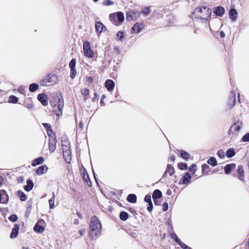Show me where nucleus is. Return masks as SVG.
<instances>
[{"mask_svg": "<svg viewBox=\"0 0 249 249\" xmlns=\"http://www.w3.org/2000/svg\"><path fill=\"white\" fill-rule=\"evenodd\" d=\"M62 147L63 152V157L65 159V160L67 162L69 163L70 161H68L69 159L67 158H66V156L68 155V157H69V156L71 155L70 143L67 141H63L62 140Z\"/></svg>", "mask_w": 249, "mask_h": 249, "instance_id": "obj_7", "label": "nucleus"}, {"mask_svg": "<svg viewBox=\"0 0 249 249\" xmlns=\"http://www.w3.org/2000/svg\"><path fill=\"white\" fill-rule=\"evenodd\" d=\"M105 87L109 91H112L115 87L114 82L110 79H107L105 82Z\"/></svg>", "mask_w": 249, "mask_h": 249, "instance_id": "obj_15", "label": "nucleus"}, {"mask_svg": "<svg viewBox=\"0 0 249 249\" xmlns=\"http://www.w3.org/2000/svg\"><path fill=\"white\" fill-rule=\"evenodd\" d=\"M178 245H179L182 249H192L190 247L182 243L181 241L180 242V243L178 244Z\"/></svg>", "mask_w": 249, "mask_h": 249, "instance_id": "obj_53", "label": "nucleus"}, {"mask_svg": "<svg viewBox=\"0 0 249 249\" xmlns=\"http://www.w3.org/2000/svg\"><path fill=\"white\" fill-rule=\"evenodd\" d=\"M53 111L55 114L60 116L62 114V110L64 107V100L61 93L53 98V102L52 104Z\"/></svg>", "mask_w": 249, "mask_h": 249, "instance_id": "obj_3", "label": "nucleus"}, {"mask_svg": "<svg viewBox=\"0 0 249 249\" xmlns=\"http://www.w3.org/2000/svg\"><path fill=\"white\" fill-rule=\"evenodd\" d=\"M94 98H92V101H94L95 99H97L98 98V94L97 93H94Z\"/></svg>", "mask_w": 249, "mask_h": 249, "instance_id": "obj_64", "label": "nucleus"}, {"mask_svg": "<svg viewBox=\"0 0 249 249\" xmlns=\"http://www.w3.org/2000/svg\"><path fill=\"white\" fill-rule=\"evenodd\" d=\"M26 183L27 184L24 186V189L26 191L30 192L33 188L34 183L31 179H27Z\"/></svg>", "mask_w": 249, "mask_h": 249, "instance_id": "obj_22", "label": "nucleus"}, {"mask_svg": "<svg viewBox=\"0 0 249 249\" xmlns=\"http://www.w3.org/2000/svg\"><path fill=\"white\" fill-rule=\"evenodd\" d=\"M75 65L76 60L74 58H72L69 63V67L70 69H75Z\"/></svg>", "mask_w": 249, "mask_h": 249, "instance_id": "obj_43", "label": "nucleus"}, {"mask_svg": "<svg viewBox=\"0 0 249 249\" xmlns=\"http://www.w3.org/2000/svg\"><path fill=\"white\" fill-rule=\"evenodd\" d=\"M2 197V203L6 204L9 200V196L5 190L0 191Z\"/></svg>", "mask_w": 249, "mask_h": 249, "instance_id": "obj_23", "label": "nucleus"}, {"mask_svg": "<svg viewBox=\"0 0 249 249\" xmlns=\"http://www.w3.org/2000/svg\"><path fill=\"white\" fill-rule=\"evenodd\" d=\"M213 13L215 14L216 16L221 17L225 13V9L221 6H216L213 8Z\"/></svg>", "mask_w": 249, "mask_h": 249, "instance_id": "obj_12", "label": "nucleus"}, {"mask_svg": "<svg viewBox=\"0 0 249 249\" xmlns=\"http://www.w3.org/2000/svg\"><path fill=\"white\" fill-rule=\"evenodd\" d=\"M168 20H169V22L168 24H167V26H172V25L174 24V22L173 21V16H170L169 17V18H168Z\"/></svg>", "mask_w": 249, "mask_h": 249, "instance_id": "obj_55", "label": "nucleus"}, {"mask_svg": "<svg viewBox=\"0 0 249 249\" xmlns=\"http://www.w3.org/2000/svg\"><path fill=\"white\" fill-rule=\"evenodd\" d=\"M168 203L166 202H165L163 203L162 205V210L164 212H166L168 210Z\"/></svg>", "mask_w": 249, "mask_h": 249, "instance_id": "obj_56", "label": "nucleus"}, {"mask_svg": "<svg viewBox=\"0 0 249 249\" xmlns=\"http://www.w3.org/2000/svg\"><path fill=\"white\" fill-rule=\"evenodd\" d=\"M55 197L54 193L53 192L52 197L49 200V207L51 209L54 208Z\"/></svg>", "mask_w": 249, "mask_h": 249, "instance_id": "obj_36", "label": "nucleus"}, {"mask_svg": "<svg viewBox=\"0 0 249 249\" xmlns=\"http://www.w3.org/2000/svg\"><path fill=\"white\" fill-rule=\"evenodd\" d=\"M161 197H162V193L160 190L156 189L155 191H154L153 194H152V198H153V200L159 199V198H160Z\"/></svg>", "mask_w": 249, "mask_h": 249, "instance_id": "obj_24", "label": "nucleus"}, {"mask_svg": "<svg viewBox=\"0 0 249 249\" xmlns=\"http://www.w3.org/2000/svg\"><path fill=\"white\" fill-rule=\"evenodd\" d=\"M48 169V167L45 165H42V166H39L36 171V173L37 175H41L43 174H44L45 172H46L47 171Z\"/></svg>", "mask_w": 249, "mask_h": 249, "instance_id": "obj_19", "label": "nucleus"}, {"mask_svg": "<svg viewBox=\"0 0 249 249\" xmlns=\"http://www.w3.org/2000/svg\"><path fill=\"white\" fill-rule=\"evenodd\" d=\"M225 154H226L225 153L224 151L222 149H220L217 152V155L220 159H224L225 157Z\"/></svg>", "mask_w": 249, "mask_h": 249, "instance_id": "obj_41", "label": "nucleus"}, {"mask_svg": "<svg viewBox=\"0 0 249 249\" xmlns=\"http://www.w3.org/2000/svg\"><path fill=\"white\" fill-rule=\"evenodd\" d=\"M143 25L141 23H135L131 28V32L134 33H139L142 29Z\"/></svg>", "mask_w": 249, "mask_h": 249, "instance_id": "obj_16", "label": "nucleus"}, {"mask_svg": "<svg viewBox=\"0 0 249 249\" xmlns=\"http://www.w3.org/2000/svg\"><path fill=\"white\" fill-rule=\"evenodd\" d=\"M47 133L50 138L49 139H53V138L56 137L55 133L53 132L52 129L47 130Z\"/></svg>", "mask_w": 249, "mask_h": 249, "instance_id": "obj_44", "label": "nucleus"}, {"mask_svg": "<svg viewBox=\"0 0 249 249\" xmlns=\"http://www.w3.org/2000/svg\"><path fill=\"white\" fill-rule=\"evenodd\" d=\"M17 195L21 201H25L27 199V196L22 191L19 190L17 192Z\"/></svg>", "mask_w": 249, "mask_h": 249, "instance_id": "obj_30", "label": "nucleus"}, {"mask_svg": "<svg viewBox=\"0 0 249 249\" xmlns=\"http://www.w3.org/2000/svg\"><path fill=\"white\" fill-rule=\"evenodd\" d=\"M180 154L181 157L185 160H188L190 157V155L187 152L181 150H179Z\"/></svg>", "mask_w": 249, "mask_h": 249, "instance_id": "obj_35", "label": "nucleus"}, {"mask_svg": "<svg viewBox=\"0 0 249 249\" xmlns=\"http://www.w3.org/2000/svg\"><path fill=\"white\" fill-rule=\"evenodd\" d=\"M85 172H86V175L84 174L83 178L87 182L88 185L89 186H90L91 185V182H90V181L89 180V175L86 170H85Z\"/></svg>", "mask_w": 249, "mask_h": 249, "instance_id": "obj_39", "label": "nucleus"}, {"mask_svg": "<svg viewBox=\"0 0 249 249\" xmlns=\"http://www.w3.org/2000/svg\"><path fill=\"white\" fill-rule=\"evenodd\" d=\"M237 14L238 13L236 10L233 8H231L229 11V18L232 19V21H235Z\"/></svg>", "mask_w": 249, "mask_h": 249, "instance_id": "obj_21", "label": "nucleus"}, {"mask_svg": "<svg viewBox=\"0 0 249 249\" xmlns=\"http://www.w3.org/2000/svg\"><path fill=\"white\" fill-rule=\"evenodd\" d=\"M76 74V71L75 68L71 69V71H70L71 78V79H73L75 77Z\"/></svg>", "mask_w": 249, "mask_h": 249, "instance_id": "obj_47", "label": "nucleus"}, {"mask_svg": "<svg viewBox=\"0 0 249 249\" xmlns=\"http://www.w3.org/2000/svg\"><path fill=\"white\" fill-rule=\"evenodd\" d=\"M57 81L58 78L56 75H48L40 82V85L46 87L53 86L55 84Z\"/></svg>", "mask_w": 249, "mask_h": 249, "instance_id": "obj_5", "label": "nucleus"}, {"mask_svg": "<svg viewBox=\"0 0 249 249\" xmlns=\"http://www.w3.org/2000/svg\"><path fill=\"white\" fill-rule=\"evenodd\" d=\"M144 200L145 202L149 203V202H152L151 201V196L150 195H147L145 196Z\"/></svg>", "mask_w": 249, "mask_h": 249, "instance_id": "obj_52", "label": "nucleus"}, {"mask_svg": "<svg viewBox=\"0 0 249 249\" xmlns=\"http://www.w3.org/2000/svg\"><path fill=\"white\" fill-rule=\"evenodd\" d=\"M235 155L234 149L233 148L228 149L226 153V156L228 158L233 157Z\"/></svg>", "mask_w": 249, "mask_h": 249, "instance_id": "obj_28", "label": "nucleus"}, {"mask_svg": "<svg viewBox=\"0 0 249 249\" xmlns=\"http://www.w3.org/2000/svg\"><path fill=\"white\" fill-rule=\"evenodd\" d=\"M101 230V225L98 218L94 216L92 217L90 223V235L92 239H96L99 235Z\"/></svg>", "mask_w": 249, "mask_h": 249, "instance_id": "obj_2", "label": "nucleus"}, {"mask_svg": "<svg viewBox=\"0 0 249 249\" xmlns=\"http://www.w3.org/2000/svg\"><path fill=\"white\" fill-rule=\"evenodd\" d=\"M83 50L85 55L89 58H92L94 54L90 49V44L88 41H85L83 43Z\"/></svg>", "mask_w": 249, "mask_h": 249, "instance_id": "obj_8", "label": "nucleus"}, {"mask_svg": "<svg viewBox=\"0 0 249 249\" xmlns=\"http://www.w3.org/2000/svg\"><path fill=\"white\" fill-rule=\"evenodd\" d=\"M129 214L125 212H121L120 213V218L123 221H125L128 218Z\"/></svg>", "mask_w": 249, "mask_h": 249, "instance_id": "obj_34", "label": "nucleus"}, {"mask_svg": "<svg viewBox=\"0 0 249 249\" xmlns=\"http://www.w3.org/2000/svg\"><path fill=\"white\" fill-rule=\"evenodd\" d=\"M24 106L26 107L29 109H31L33 107V104L31 103H26Z\"/></svg>", "mask_w": 249, "mask_h": 249, "instance_id": "obj_60", "label": "nucleus"}, {"mask_svg": "<svg viewBox=\"0 0 249 249\" xmlns=\"http://www.w3.org/2000/svg\"><path fill=\"white\" fill-rule=\"evenodd\" d=\"M230 100L232 101V104L231 105L230 103L228 104L229 108H231L235 104V94L233 92H231L230 93Z\"/></svg>", "mask_w": 249, "mask_h": 249, "instance_id": "obj_27", "label": "nucleus"}, {"mask_svg": "<svg viewBox=\"0 0 249 249\" xmlns=\"http://www.w3.org/2000/svg\"><path fill=\"white\" fill-rule=\"evenodd\" d=\"M175 159H176L175 156L172 155L169 158L168 162H170L171 163L174 164Z\"/></svg>", "mask_w": 249, "mask_h": 249, "instance_id": "obj_58", "label": "nucleus"}, {"mask_svg": "<svg viewBox=\"0 0 249 249\" xmlns=\"http://www.w3.org/2000/svg\"><path fill=\"white\" fill-rule=\"evenodd\" d=\"M114 2L111 0H106L104 1L103 4L106 6H109L113 4Z\"/></svg>", "mask_w": 249, "mask_h": 249, "instance_id": "obj_54", "label": "nucleus"}, {"mask_svg": "<svg viewBox=\"0 0 249 249\" xmlns=\"http://www.w3.org/2000/svg\"><path fill=\"white\" fill-rule=\"evenodd\" d=\"M134 13V11H130L126 13V19L128 21L131 20L132 19L136 18L137 16H134L132 14Z\"/></svg>", "mask_w": 249, "mask_h": 249, "instance_id": "obj_33", "label": "nucleus"}, {"mask_svg": "<svg viewBox=\"0 0 249 249\" xmlns=\"http://www.w3.org/2000/svg\"><path fill=\"white\" fill-rule=\"evenodd\" d=\"M242 127V122L239 120L236 121L230 127L228 131V134L229 136L237 135L238 132L241 130Z\"/></svg>", "mask_w": 249, "mask_h": 249, "instance_id": "obj_6", "label": "nucleus"}, {"mask_svg": "<svg viewBox=\"0 0 249 249\" xmlns=\"http://www.w3.org/2000/svg\"><path fill=\"white\" fill-rule=\"evenodd\" d=\"M220 37L222 38H224L225 37V34L223 31H221L220 32Z\"/></svg>", "mask_w": 249, "mask_h": 249, "instance_id": "obj_62", "label": "nucleus"}, {"mask_svg": "<svg viewBox=\"0 0 249 249\" xmlns=\"http://www.w3.org/2000/svg\"><path fill=\"white\" fill-rule=\"evenodd\" d=\"M237 173V174L236 175V177H237L240 180L244 182L245 172L242 165H240L238 166Z\"/></svg>", "mask_w": 249, "mask_h": 249, "instance_id": "obj_9", "label": "nucleus"}, {"mask_svg": "<svg viewBox=\"0 0 249 249\" xmlns=\"http://www.w3.org/2000/svg\"><path fill=\"white\" fill-rule=\"evenodd\" d=\"M175 173V169L171 164H168L166 167V169L161 179H163L167 175V174L170 176L173 175Z\"/></svg>", "mask_w": 249, "mask_h": 249, "instance_id": "obj_10", "label": "nucleus"}, {"mask_svg": "<svg viewBox=\"0 0 249 249\" xmlns=\"http://www.w3.org/2000/svg\"><path fill=\"white\" fill-rule=\"evenodd\" d=\"M142 12L145 16L148 15L150 13L149 7H145L144 9H143Z\"/></svg>", "mask_w": 249, "mask_h": 249, "instance_id": "obj_50", "label": "nucleus"}, {"mask_svg": "<svg viewBox=\"0 0 249 249\" xmlns=\"http://www.w3.org/2000/svg\"><path fill=\"white\" fill-rule=\"evenodd\" d=\"M191 175L188 172L186 173L182 177V183L183 184H188L190 182Z\"/></svg>", "mask_w": 249, "mask_h": 249, "instance_id": "obj_20", "label": "nucleus"}, {"mask_svg": "<svg viewBox=\"0 0 249 249\" xmlns=\"http://www.w3.org/2000/svg\"><path fill=\"white\" fill-rule=\"evenodd\" d=\"M18 101V98L15 95H11L9 97V103H12L13 104L17 103Z\"/></svg>", "mask_w": 249, "mask_h": 249, "instance_id": "obj_37", "label": "nucleus"}, {"mask_svg": "<svg viewBox=\"0 0 249 249\" xmlns=\"http://www.w3.org/2000/svg\"><path fill=\"white\" fill-rule=\"evenodd\" d=\"M124 15L121 12L112 13L109 15L111 22L116 26H119L124 21Z\"/></svg>", "mask_w": 249, "mask_h": 249, "instance_id": "obj_4", "label": "nucleus"}, {"mask_svg": "<svg viewBox=\"0 0 249 249\" xmlns=\"http://www.w3.org/2000/svg\"><path fill=\"white\" fill-rule=\"evenodd\" d=\"M212 10L210 8L205 6L196 8L194 13L192 14V17L196 19H199L202 23H205L211 18Z\"/></svg>", "mask_w": 249, "mask_h": 249, "instance_id": "obj_1", "label": "nucleus"}, {"mask_svg": "<svg viewBox=\"0 0 249 249\" xmlns=\"http://www.w3.org/2000/svg\"><path fill=\"white\" fill-rule=\"evenodd\" d=\"M43 126L47 129V130L52 129L51 127V125L48 123H43Z\"/></svg>", "mask_w": 249, "mask_h": 249, "instance_id": "obj_59", "label": "nucleus"}, {"mask_svg": "<svg viewBox=\"0 0 249 249\" xmlns=\"http://www.w3.org/2000/svg\"><path fill=\"white\" fill-rule=\"evenodd\" d=\"M172 239H173L176 243L178 244L180 243L181 240L178 238L177 234L175 232H173L171 234Z\"/></svg>", "mask_w": 249, "mask_h": 249, "instance_id": "obj_38", "label": "nucleus"}, {"mask_svg": "<svg viewBox=\"0 0 249 249\" xmlns=\"http://www.w3.org/2000/svg\"><path fill=\"white\" fill-rule=\"evenodd\" d=\"M107 29L106 26L100 21L95 22V30L96 32L101 33Z\"/></svg>", "mask_w": 249, "mask_h": 249, "instance_id": "obj_14", "label": "nucleus"}, {"mask_svg": "<svg viewBox=\"0 0 249 249\" xmlns=\"http://www.w3.org/2000/svg\"><path fill=\"white\" fill-rule=\"evenodd\" d=\"M19 229V226L17 224H15L14 227L12 229V231L10 233L11 238L13 239L17 237Z\"/></svg>", "mask_w": 249, "mask_h": 249, "instance_id": "obj_17", "label": "nucleus"}, {"mask_svg": "<svg viewBox=\"0 0 249 249\" xmlns=\"http://www.w3.org/2000/svg\"><path fill=\"white\" fill-rule=\"evenodd\" d=\"M202 172L204 175L205 172L209 168V166L207 164H203L201 166Z\"/></svg>", "mask_w": 249, "mask_h": 249, "instance_id": "obj_49", "label": "nucleus"}, {"mask_svg": "<svg viewBox=\"0 0 249 249\" xmlns=\"http://www.w3.org/2000/svg\"><path fill=\"white\" fill-rule=\"evenodd\" d=\"M242 141L243 142H249V132L246 133L242 138Z\"/></svg>", "mask_w": 249, "mask_h": 249, "instance_id": "obj_46", "label": "nucleus"}, {"mask_svg": "<svg viewBox=\"0 0 249 249\" xmlns=\"http://www.w3.org/2000/svg\"><path fill=\"white\" fill-rule=\"evenodd\" d=\"M89 89L85 88L81 90V94L82 95L86 96L89 95Z\"/></svg>", "mask_w": 249, "mask_h": 249, "instance_id": "obj_51", "label": "nucleus"}, {"mask_svg": "<svg viewBox=\"0 0 249 249\" xmlns=\"http://www.w3.org/2000/svg\"><path fill=\"white\" fill-rule=\"evenodd\" d=\"M34 230L36 232L42 233L44 231V228L42 226H40L38 223H37L34 227Z\"/></svg>", "mask_w": 249, "mask_h": 249, "instance_id": "obj_29", "label": "nucleus"}, {"mask_svg": "<svg viewBox=\"0 0 249 249\" xmlns=\"http://www.w3.org/2000/svg\"><path fill=\"white\" fill-rule=\"evenodd\" d=\"M207 163L213 166H215L217 164V162L216 159L213 157H211L207 160Z\"/></svg>", "mask_w": 249, "mask_h": 249, "instance_id": "obj_31", "label": "nucleus"}, {"mask_svg": "<svg viewBox=\"0 0 249 249\" xmlns=\"http://www.w3.org/2000/svg\"><path fill=\"white\" fill-rule=\"evenodd\" d=\"M126 199L129 202L134 203L137 201V196L135 194H131L127 196Z\"/></svg>", "mask_w": 249, "mask_h": 249, "instance_id": "obj_26", "label": "nucleus"}, {"mask_svg": "<svg viewBox=\"0 0 249 249\" xmlns=\"http://www.w3.org/2000/svg\"><path fill=\"white\" fill-rule=\"evenodd\" d=\"M148 206L147 208V210L149 212H152L153 208L152 202H149V203H148Z\"/></svg>", "mask_w": 249, "mask_h": 249, "instance_id": "obj_57", "label": "nucleus"}, {"mask_svg": "<svg viewBox=\"0 0 249 249\" xmlns=\"http://www.w3.org/2000/svg\"><path fill=\"white\" fill-rule=\"evenodd\" d=\"M196 165L195 164H193L189 168V170L190 172H192V175H194L196 173Z\"/></svg>", "mask_w": 249, "mask_h": 249, "instance_id": "obj_48", "label": "nucleus"}, {"mask_svg": "<svg viewBox=\"0 0 249 249\" xmlns=\"http://www.w3.org/2000/svg\"><path fill=\"white\" fill-rule=\"evenodd\" d=\"M178 168L181 170L187 169V164L186 163L180 162L178 164Z\"/></svg>", "mask_w": 249, "mask_h": 249, "instance_id": "obj_40", "label": "nucleus"}, {"mask_svg": "<svg viewBox=\"0 0 249 249\" xmlns=\"http://www.w3.org/2000/svg\"><path fill=\"white\" fill-rule=\"evenodd\" d=\"M155 205H160V203L158 199L153 200Z\"/></svg>", "mask_w": 249, "mask_h": 249, "instance_id": "obj_61", "label": "nucleus"}, {"mask_svg": "<svg viewBox=\"0 0 249 249\" xmlns=\"http://www.w3.org/2000/svg\"><path fill=\"white\" fill-rule=\"evenodd\" d=\"M38 88L39 85L36 83H32L29 87V89L31 92L36 91Z\"/></svg>", "mask_w": 249, "mask_h": 249, "instance_id": "obj_32", "label": "nucleus"}, {"mask_svg": "<svg viewBox=\"0 0 249 249\" xmlns=\"http://www.w3.org/2000/svg\"><path fill=\"white\" fill-rule=\"evenodd\" d=\"M37 98L43 106H46L48 105V102L47 100V96L45 94H39L37 96Z\"/></svg>", "mask_w": 249, "mask_h": 249, "instance_id": "obj_13", "label": "nucleus"}, {"mask_svg": "<svg viewBox=\"0 0 249 249\" xmlns=\"http://www.w3.org/2000/svg\"><path fill=\"white\" fill-rule=\"evenodd\" d=\"M86 231L85 230H79V233L81 236H82L85 232Z\"/></svg>", "mask_w": 249, "mask_h": 249, "instance_id": "obj_63", "label": "nucleus"}, {"mask_svg": "<svg viewBox=\"0 0 249 249\" xmlns=\"http://www.w3.org/2000/svg\"><path fill=\"white\" fill-rule=\"evenodd\" d=\"M236 167L235 163H230L227 164L224 167V170L226 174L229 175L231 173V171L234 169Z\"/></svg>", "mask_w": 249, "mask_h": 249, "instance_id": "obj_18", "label": "nucleus"}, {"mask_svg": "<svg viewBox=\"0 0 249 249\" xmlns=\"http://www.w3.org/2000/svg\"><path fill=\"white\" fill-rule=\"evenodd\" d=\"M43 162H44L43 158L42 157H40L38 158H36V159H34L33 160L31 164L33 166H35L37 165H39V164L43 163Z\"/></svg>", "mask_w": 249, "mask_h": 249, "instance_id": "obj_25", "label": "nucleus"}, {"mask_svg": "<svg viewBox=\"0 0 249 249\" xmlns=\"http://www.w3.org/2000/svg\"><path fill=\"white\" fill-rule=\"evenodd\" d=\"M124 33L122 31H119L116 34L117 37L118 38V40L122 41L124 38Z\"/></svg>", "mask_w": 249, "mask_h": 249, "instance_id": "obj_42", "label": "nucleus"}, {"mask_svg": "<svg viewBox=\"0 0 249 249\" xmlns=\"http://www.w3.org/2000/svg\"><path fill=\"white\" fill-rule=\"evenodd\" d=\"M56 138H53V139H49V149L51 153L53 152L56 149Z\"/></svg>", "mask_w": 249, "mask_h": 249, "instance_id": "obj_11", "label": "nucleus"}, {"mask_svg": "<svg viewBox=\"0 0 249 249\" xmlns=\"http://www.w3.org/2000/svg\"><path fill=\"white\" fill-rule=\"evenodd\" d=\"M18 218V216L16 214L11 215L8 218L9 220L12 222H16Z\"/></svg>", "mask_w": 249, "mask_h": 249, "instance_id": "obj_45", "label": "nucleus"}]
</instances>
